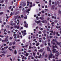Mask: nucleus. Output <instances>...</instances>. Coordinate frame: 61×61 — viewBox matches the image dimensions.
Returning <instances> with one entry per match:
<instances>
[{"label":"nucleus","instance_id":"38","mask_svg":"<svg viewBox=\"0 0 61 61\" xmlns=\"http://www.w3.org/2000/svg\"><path fill=\"white\" fill-rule=\"evenodd\" d=\"M49 37L50 38H53V36H49Z\"/></svg>","mask_w":61,"mask_h":61},{"label":"nucleus","instance_id":"55","mask_svg":"<svg viewBox=\"0 0 61 61\" xmlns=\"http://www.w3.org/2000/svg\"><path fill=\"white\" fill-rule=\"evenodd\" d=\"M26 12H27V13L28 14H29V12L28 11H27V10L26 11Z\"/></svg>","mask_w":61,"mask_h":61},{"label":"nucleus","instance_id":"41","mask_svg":"<svg viewBox=\"0 0 61 61\" xmlns=\"http://www.w3.org/2000/svg\"><path fill=\"white\" fill-rule=\"evenodd\" d=\"M18 12H16L15 14V15H17V14H18Z\"/></svg>","mask_w":61,"mask_h":61},{"label":"nucleus","instance_id":"35","mask_svg":"<svg viewBox=\"0 0 61 61\" xmlns=\"http://www.w3.org/2000/svg\"><path fill=\"white\" fill-rule=\"evenodd\" d=\"M45 53L44 52L43 53H42V55L43 56H44V55H45Z\"/></svg>","mask_w":61,"mask_h":61},{"label":"nucleus","instance_id":"28","mask_svg":"<svg viewBox=\"0 0 61 61\" xmlns=\"http://www.w3.org/2000/svg\"><path fill=\"white\" fill-rule=\"evenodd\" d=\"M54 8V6H53L52 7L51 9H53Z\"/></svg>","mask_w":61,"mask_h":61},{"label":"nucleus","instance_id":"40","mask_svg":"<svg viewBox=\"0 0 61 61\" xmlns=\"http://www.w3.org/2000/svg\"><path fill=\"white\" fill-rule=\"evenodd\" d=\"M19 35L18 34V35L17 36V38H19Z\"/></svg>","mask_w":61,"mask_h":61},{"label":"nucleus","instance_id":"51","mask_svg":"<svg viewBox=\"0 0 61 61\" xmlns=\"http://www.w3.org/2000/svg\"><path fill=\"white\" fill-rule=\"evenodd\" d=\"M39 33L40 34H41V31H39Z\"/></svg>","mask_w":61,"mask_h":61},{"label":"nucleus","instance_id":"57","mask_svg":"<svg viewBox=\"0 0 61 61\" xmlns=\"http://www.w3.org/2000/svg\"><path fill=\"white\" fill-rule=\"evenodd\" d=\"M32 5L33 6H35V5L34 4H33V5Z\"/></svg>","mask_w":61,"mask_h":61},{"label":"nucleus","instance_id":"64","mask_svg":"<svg viewBox=\"0 0 61 61\" xmlns=\"http://www.w3.org/2000/svg\"><path fill=\"white\" fill-rule=\"evenodd\" d=\"M51 17L52 19H54V17L53 16H52Z\"/></svg>","mask_w":61,"mask_h":61},{"label":"nucleus","instance_id":"21","mask_svg":"<svg viewBox=\"0 0 61 61\" xmlns=\"http://www.w3.org/2000/svg\"><path fill=\"white\" fill-rule=\"evenodd\" d=\"M10 27V26L9 25H7L6 26V27L7 28H9V27Z\"/></svg>","mask_w":61,"mask_h":61},{"label":"nucleus","instance_id":"27","mask_svg":"<svg viewBox=\"0 0 61 61\" xmlns=\"http://www.w3.org/2000/svg\"><path fill=\"white\" fill-rule=\"evenodd\" d=\"M15 46H12V48H13V49H15Z\"/></svg>","mask_w":61,"mask_h":61},{"label":"nucleus","instance_id":"53","mask_svg":"<svg viewBox=\"0 0 61 61\" xmlns=\"http://www.w3.org/2000/svg\"><path fill=\"white\" fill-rule=\"evenodd\" d=\"M31 46H29V49H31Z\"/></svg>","mask_w":61,"mask_h":61},{"label":"nucleus","instance_id":"8","mask_svg":"<svg viewBox=\"0 0 61 61\" xmlns=\"http://www.w3.org/2000/svg\"><path fill=\"white\" fill-rule=\"evenodd\" d=\"M24 26L25 27L27 28V27H28V24H25Z\"/></svg>","mask_w":61,"mask_h":61},{"label":"nucleus","instance_id":"26","mask_svg":"<svg viewBox=\"0 0 61 61\" xmlns=\"http://www.w3.org/2000/svg\"><path fill=\"white\" fill-rule=\"evenodd\" d=\"M20 16L21 17V18H23V15H21Z\"/></svg>","mask_w":61,"mask_h":61},{"label":"nucleus","instance_id":"5","mask_svg":"<svg viewBox=\"0 0 61 61\" xmlns=\"http://www.w3.org/2000/svg\"><path fill=\"white\" fill-rule=\"evenodd\" d=\"M53 55L51 53V55H50L49 56V57H50V58H52V56H53Z\"/></svg>","mask_w":61,"mask_h":61},{"label":"nucleus","instance_id":"34","mask_svg":"<svg viewBox=\"0 0 61 61\" xmlns=\"http://www.w3.org/2000/svg\"><path fill=\"white\" fill-rule=\"evenodd\" d=\"M55 34H56V32L55 31H54L53 32V35L54 36H55Z\"/></svg>","mask_w":61,"mask_h":61},{"label":"nucleus","instance_id":"1","mask_svg":"<svg viewBox=\"0 0 61 61\" xmlns=\"http://www.w3.org/2000/svg\"><path fill=\"white\" fill-rule=\"evenodd\" d=\"M8 36H7L6 37V38H5V40L4 41V42H7L8 41V40L7 39H8Z\"/></svg>","mask_w":61,"mask_h":61},{"label":"nucleus","instance_id":"62","mask_svg":"<svg viewBox=\"0 0 61 61\" xmlns=\"http://www.w3.org/2000/svg\"><path fill=\"white\" fill-rule=\"evenodd\" d=\"M37 15H38V16H39L40 15V14H38Z\"/></svg>","mask_w":61,"mask_h":61},{"label":"nucleus","instance_id":"49","mask_svg":"<svg viewBox=\"0 0 61 61\" xmlns=\"http://www.w3.org/2000/svg\"><path fill=\"white\" fill-rule=\"evenodd\" d=\"M49 19H50L49 18H48L47 19V20L48 21H49Z\"/></svg>","mask_w":61,"mask_h":61},{"label":"nucleus","instance_id":"30","mask_svg":"<svg viewBox=\"0 0 61 61\" xmlns=\"http://www.w3.org/2000/svg\"><path fill=\"white\" fill-rule=\"evenodd\" d=\"M4 14V13L3 12H1L0 13V15H3Z\"/></svg>","mask_w":61,"mask_h":61},{"label":"nucleus","instance_id":"23","mask_svg":"<svg viewBox=\"0 0 61 61\" xmlns=\"http://www.w3.org/2000/svg\"><path fill=\"white\" fill-rule=\"evenodd\" d=\"M61 11L60 10H59V13L60 14H61Z\"/></svg>","mask_w":61,"mask_h":61},{"label":"nucleus","instance_id":"39","mask_svg":"<svg viewBox=\"0 0 61 61\" xmlns=\"http://www.w3.org/2000/svg\"><path fill=\"white\" fill-rule=\"evenodd\" d=\"M13 38V37H11L10 38V40H11V39H12Z\"/></svg>","mask_w":61,"mask_h":61},{"label":"nucleus","instance_id":"18","mask_svg":"<svg viewBox=\"0 0 61 61\" xmlns=\"http://www.w3.org/2000/svg\"><path fill=\"white\" fill-rule=\"evenodd\" d=\"M9 46H12V43L11 42L9 44Z\"/></svg>","mask_w":61,"mask_h":61},{"label":"nucleus","instance_id":"54","mask_svg":"<svg viewBox=\"0 0 61 61\" xmlns=\"http://www.w3.org/2000/svg\"><path fill=\"white\" fill-rule=\"evenodd\" d=\"M12 8V6H10L9 7V9H10Z\"/></svg>","mask_w":61,"mask_h":61},{"label":"nucleus","instance_id":"6","mask_svg":"<svg viewBox=\"0 0 61 61\" xmlns=\"http://www.w3.org/2000/svg\"><path fill=\"white\" fill-rule=\"evenodd\" d=\"M49 48V47H47V51H50V48Z\"/></svg>","mask_w":61,"mask_h":61},{"label":"nucleus","instance_id":"50","mask_svg":"<svg viewBox=\"0 0 61 61\" xmlns=\"http://www.w3.org/2000/svg\"><path fill=\"white\" fill-rule=\"evenodd\" d=\"M28 52H31V51L30 50H29V51H28Z\"/></svg>","mask_w":61,"mask_h":61},{"label":"nucleus","instance_id":"22","mask_svg":"<svg viewBox=\"0 0 61 61\" xmlns=\"http://www.w3.org/2000/svg\"><path fill=\"white\" fill-rule=\"evenodd\" d=\"M10 15H11V16H12V15H13V13L11 12Z\"/></svg>","mask_w":61,"mask_h":61},{"label":"nucleus","instance_id":"59","mask_svg":"<svg viewBox=\"0 0 61 61\" xmlns=\"http://www.w3.org/2000/svg\"><path fill=\"white\" fill-rule=\"evenodd\" d=\"M45 23H47V21H46V20H45Z\"/></svg>","mask_w":61,"mask_h":61},{"label":"nucleus","instance_id":"45","mask_svg":"<svg viewBox=\"0 0 61 61\" xmlns=\"http://www.w3.org/2000/svg\"><path fill=\"white\" fill-rule=\"evenodd\" d=\"M45 10L47 12H48V10L47 9H45Z\"/></svg>","mask_w":61,"mask_h":61},{"label":"nucleus","instance_id":"32","mask_svg":"<svg viewBox=\"0 0 61 61\" xmlns=\"http://www.w3.org/2000/svg\"><path fill=\"white\" fill-rule=\"evenodd\" d=\"M54 22L55 23H57V20H55V21Z\"/></svg>","mask_w":61,"mask_h":61},{"label":"nucleus","instance_id":"61","mask_svg":"<svg viewBox=\"0 0 61 61\" xmlns=\"http://www.w3.org/2000/svg\"><path fill=\"white\" fill-rule=\"evenodd\" d=\"M44 36H46V34H45L44 35Z\"/></svg>","mask_w":61,"mask_h":61},{"label":"nucleus","instance_id":"3","mask_svg":"<svg viewBox=\"0 0 61 61\" xmlns=\"http://www.w3.org/2000/svg\"><path fill=\"white\" fill-rule=\"evenodd\" d=\"M52 46H53V48H52L53 49H54V48H56H56H57V49L58 48V47L56 45H55V46H54L53 45Z\"/></svg>","mask_w":61,"mask_h":61},{"label":"nucleus","instance_id":"56","mask_svg":"<svg viewBox=\"0 0 61 61\" xmlns=\"http://www.w3.org/2000/svg\"><path fill=\"white\" fill-rule=\"evenodd\" d=\"M48 45L49 46H50V43H48Z\"/></svg>","mask_w":61,"mask_h":61},{"label":"nucleus","instance_id":"37","mask_svg":"<svg viewBox=\"0 0 61 61\" xmlns=\"http://www.w3.org/2000/svg\"><path fill=\"white\" fill-rule=\"evenodd\" d=\"M19 26H18L16 27V28H17V29H19Z\"/></svg>","mask_w":61,"mask_h":61},{"label":"nucleus","instance_id":"7","mask_svg":"<svg viewBox=\"0 0 61 61\" xmlns=\"http://www.w3.org/2000/svg\"><path fill=\"white\" fill-rule=\"evenodd\" d=\"M56 49H53L52 50L53 53H56Z\"/></svg>","mask_w":61,"mask_h":61},{"label":"nucleus","instance_id":"46","mask_svg":"<svg viewBox=\"0 0 61 61\" xmlns=\"http://www.w3.org/2000/svg\"><path fill=\"white\" fill-rule=\"evenodd\" d=\"M27 11H31V9H28Z\"/></svg>","mask_w":61,"mask_h":61},{"label":"nucleus","instance_id":"29","mask_svg":"<svg viewBox=\"0 0 61 61\" xmlns=\"http://www.w3.org/2000/svg\"><path fill=\"white\" fill-rule=\"evenodd\" d=\"M25 17H24V19L25 18V19H27V16L26 15H25Z\"/></svg>","mask_w":61,"mask_h":61},{"label":"nucleus","instance_id":"4","mask_svg":"<svg viewBox=\"0 0 61 61\" xmlns=\"http://www.w3.org/2000/svg\"><path fill=\"white\" fill-rule=\"evenodd\" d=\"M35 23H36L37 24H39V23H41V21H40V20H39V21H37L36 20L35 21Z\"/></svg>","mask_w":61,"mask_h":61},{"label":"nucleus","instance_id":"63","mask_svg":"<svg viewBox=\"0 0 61 61\" xmlns=\"http://www.w3.org/2000/svg\"><path fill=\"white\" fill-rule=\"evenodd\" d=\"M36 4H38L39 3V2H37V1H36Z\"/></svg>","mask_w":61,"mask_h":61},{"label":"nucleus","instance_id":"58","mask_svg":"<svg viewBox=\"0 0 61 61\" xmlns=\"http://www.w3.org/2000/svg\"><path fill=\"white\" fill-rule=\"evenodd\" d=\"M39 40H42V38H39Z\"/></svg>","mask_w":61,"mask_h":61},{"label":"nucleus","instance_id":"47","mask_svg":"<svg viewBox=\"0 0 61 61\" xmlns=\"http://www.w3.org/2000/svg\"><path fill=\"white\" fill-rule=\"evenodd\" d=\"M39 61L38 60H36L35 59H34V61Z\"/></svg>","mask_w":61,"mask_h":61},{"label":"nucleus","instance_id":"16","mask_svg":"<svg viewBox=\"0 0 61 61\" xmlns=\"http://www.w3.org/2000/svg\"><path fill=\"white\" fill-rule=\"evenodd\" d=\"M28 55H29V54L28 53H26L25 54V56H28Z\"/></svg>","mask_w":61,"mask_h":61},{"label":"nucleus","instance_id":"24","mask_svg":"<svg viewBox=\"0 0 61 61\" xmlns=\"http://www.w3.org/2000/svg\"><path fill=\"white\" fill-rule=\"evenodd\" d=\"M39 29H40V30H41L42 31V30H43V28H40V27L39 28Z\"/></svg>","mask_w":61,"mask_h":61},{"label":"nucleus","instance_id":"10","mask_svg":"<svg viewBox=\"0 0 61 61\" xmlns=\"http://www.w3.org/2000/svg\"><path fill=\"white\" fill-rule=\"evenodd\" d=\"M59 55V53H57L56 54H55V56H58Z\"/></svg>","mask_w":61,"mask_h":61},{"label":"nucleus","instance_id":"36","mask_svg":"<svg viewBox=\"0 0 61 61\" xmlns=\"http://www.w3.org/2000/svg\"><path fill=\"white\" fill-rule=\"evenodd\" d=\"M29 2V1L27 2V6H28V5H29V3H28V2Z\"/></svg>","mask_w":61,"mask_h":61},{"label":"nucleus","instance_id":"17","mask_svg":"<svg viewBox=\"0 0 61 61\" xmlns=\"http://www.w3.org/2000/svg\"><path fill=\"white\" fill-rule=\"evenodd\" d=\"M14 53L15 55H16V54H17V52L15 50L14 51Z\"/></svg>","mask_w":61,"mask_h":61},{"label":"nucleus","instance_id":"52","mask_svg":"<svg viewBox=\"0 0 61 61\" xmlns=\"http://www.w3.org/2000/svg\"><path fill=\"white\" fill-rule=\"evenodd\" d=\"M17 35L16 34H14V35H13V36H16Z\"/></svg>","mask_w":61,"mask_h":61},{"label":"nucleus","instance_id":"13","mask_svg":"<svg viewBox=\"0 0 61 61\" xmlns=\"http://www.w3.org/2000/svg\"><path fill=\"white\" fill-rule=\"evenodd\" d=\"M39 19H41V20H44V18L43 17H40Z\"/></svg>","mask_w":61,"mask_h":61},{"label":"nucleus","instance_id":"11","mask_svg":"<svg viewBox=\"0 0 61 61\" xmlns=\"http://www.w3.org/2000/svg\"><path fill=\"white\" fill-rule=\"evenodd\" d=\"M11 47H10L9 48V50H10L11 51H12V52H13V51L12 50V49H10Z\"/></svg>","mask_w":61,"mask_h":61},{"label":"nucleus","instance_id":"31","mask_svg":"<svg viewBox=\"0 0 61 61\" xmlns=\"http://www.w3.org/2000/svg\"><path fill=\"white\" fill-rule=\"evenodd\" d=\"M2 53H3V54H5V51H3V52L2 51L1 52Z\"/></svg>","mask_w":61,"mask_h":61},{"label":"nucleus","instance_id":"12","mask_svg":"<svg viewBox=\"0 0 61 61\" xmlns=\"http://www.w3.org/2000/svg\"><path fill=\"white\" fill-rule=\"evenodd\" d=\"M56 34L57 36H60V35L58 34V33L57 32H56Z\"/></svg>","mask_w":61,"mask_h":61},{"label":"nucleus","instance_id":"14","mask_svg":"<svg viewBox=\"0 0 61 61\" xmlns=\"http://www.w3.org/2000/svg\"><path fill=\"white\" fill-rule=\"evenodd\" d=\"M28 2V3H29V4H30L31 5H32V2Z\"/></svg>","mask_w":61,"mask_h":61},{"label":"nucleus","instance_id":"2","mask_svg":"<svg viewBox=\"0 0 61 61\" xmlns=\"http://www.w3.org/2000/svg\"><path fill=\"white\" fill-rule=\"evenodd\" d=\"M44 48H43L42 49H41L40 50L38 51L39 52H41V53H42L43 51L44 50Z\"/></svg>","mask_w":61,"mask_h":61},{"label":"nucleus","instance_id":"43","mask_svg":"<svg viewBox=\"0 0 61 61\" xmlns=\"http://www.w3.org/2000/svg\"><path fill=\"white\" fill-rule=\"evenodd\" d=\"M41 13H42L43 14L44 13H45V11H41Z\"/></svg>","mask_w":61,"mask_h":61},{"label":"nucleus","instance_id":"44","mask_svg":"<svg viewBox=\"0 0 61 61\" xmlns=\"http://www.w3.org/2000/svg\"><path fill=\"white\" fill-rule=\"evenodd\" d=\"M45 57H47V54L45 55Z\"/></svg>","mask_w":61,"mask_h":61},{"label":"nucleus","instance_id":"33","mask_svg":"<svg viewBox=\"0 0 61 61\" xmlns=\"http://www.w3.org/2000/svg\"><path fill=\"white\" fill-rule=\"evenodd\" d=\"M43 46H44V45H41L40 47H43Z\"/></svg>","mask_w":61,"mask_h":61},{"label":"nucleus","instance_id":"9","mask_svg":"<svg viewBox=\"0 0 61 61\" xmlns=\"http://www.w3.org/2000/svg\"><path fill=\"white\" fill-rule=\"evenodd\" d=\"M56 43L57 45H59V46H60V44L61 43H59L58 42H56Z\"/></svg>","mask_w":61,"mask_h":61},{"label":"nucleus","instance_id":"20","mask_svg":"<svg viewBox=\"0 0 61 61\" xmlns=\"http://www.w3.org/2000/svg\"><path fill=\"white\" fill-rule=\"evenodd\" d=\"M15 42L14 41V42L12 44L13 45H15Z\"/></svg>","mask_w":61,"mask_h":61},{"label":"nucleus","instance_id":"19","mask_svg":"<svg viewBox=\"0 0 61 61\" xmlns=\"http://www.w3.org/2000/svg\"><path fill=\"white\" fill-rule=\"evenodd\" d=\"M39 45V43H37L36 44V46H38Z\"/></svg>","mask_w":61,"mask_h":61},{"label":"nucleus","instance_id":"48","mask_svg":"<svg viewBox=\"0 0 61 61\" xmlns=\"http://www.w3.org/2000/svg\"><path fill=\"white\" fill-rule=\"evenodd\" d=\"M41 22H42L43 23H45V21H44V20L42 21H41Z\"/></svg>","mask_w":61,"mask_h":61},{"label":"nucleus","instance_id":"60","mask_svg":"<svg viewBox=\"0 0 61 61\" xmlns=\"http://www.w3.org/2000/svg\"><path fill=\"white\" fill-rule=\"evenodd\" d=\"M26 33H25L24 34H23V36H25V35H26Z\"/></svg>","mask_w":61,"mask_h":61},{"label":"nucleus","instance_id":"15","mask_svg":"<svg viewBox=\"0 0 61 61\" xmlns=\"http://www.w3.org/2000/svg\"><path fill=\"white\" fill-rule=\"evenodd\" d=\"M54 22H52L51 23V25L52 26H54V25H53L54 24Z\"/></svg>","mask_w":61,"mask_h":61},{"label":"nucleus","instance_id":"25","mask_svg":"<svg viewBox=\"0 0 61 61\" xmlns=\"http://www.w3.org/2000/svg\"><path fill=\"white\" fill-rule=\"evenodd\" d=\"M36 18L37 20H38L39 19V18H38V17L37 16L36 17Z\"/></svg>","mask_w":61,"mask_h":61},{"label":"nucleus","instance_id":"42","mask_svg":"<svg viewBox=\"0 0 61 61\" xmlns=\"http://www.w3.org/2000/svg\"><path fill=\"white\" fill-rule=\"evenodd\" d=\"M47 39H48V38H49V36H48V35H47Z\"/></svg>","mask_w":61,"mask_h":61}]
</instances>
